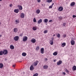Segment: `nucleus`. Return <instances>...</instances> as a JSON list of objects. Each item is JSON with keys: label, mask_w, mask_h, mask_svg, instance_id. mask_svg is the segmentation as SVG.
<instances>
[{"label": "nucleus", "mask_w": 76, "mask_h": 76, "mask_svg": "<svg viewBox=\"0 0 76 76\" xmlns=\"http://www.w3.org/2000/svg\"><path fill=\"white\" fill-rule=\"evenodd\" d=\"M13 31L15 33H17L18 31V28H14Z\"/></svg>", "instance_id": "5"}, {"label": "nucleus", "mask_w": 76, "mask_h": 76, "mask_svg": "<svg viewBox=\"0 0 76 76\" xmlns=\"http://www.w3.org/2000/svg\"><path fill=\"white\" fill-rule=\"evenodd\" d=\"M53 21V20H50L48 22H51Z\"/></svg>", "instance_id": "42"}, {"label": "nucleus", "mask_w": 76, "mask_h": 76, "mask_svg": "<svg viewBox=\"0 0 76 76\" xmlns=\"http://www.w3.org/2000/svg\"><path fill=\"white\" fill-rule=\"evenodd\" d=\"M61 63H62V61L59 60L58 62H57V65H60Z\"/></svg>", "instance_id": "10"}, {"label": "nucleus", "mask_w": 76, "mask_h": 76, "mask_svg": "<svg viewBox=\"0 0 76 76\" xmlns=\"http://www.w3.org/2000/svg\"><path fill=\"white\" fill-rule=\"evenodd\" d=\"M48 67V66L46 65H45L43 66V68L44 69H47Z\"/></svg>", "instance_id": "17"}, {"label": "nucleus", "mask_w": 76, "mask_h": 76, "mask_svg": "<svg viewBox=\"0 0 76 76\" xmlns=\"http://www.w3.org/2000/svg\"><path fill=\"white\" fill-rule=\"evenodd\" d=\"M8 51L7 50H5L3 51V54L4 55H6L7 54Z\"/></svg>", "instance_id": "4"}, {"label": "nucleus", "mask_w": 76, "mask_h": 76, "mask_svg": "<svg viewBox=\"0 0 76 76\" xmlns=\"http://www.w3.org/2000/svg\"><path fill=\"white\" fill-rule=\"evenodd\" d=\"M72 17H73V18H76V15H73V16H72Z\"/></svg>", "instance_id": "41"}, {"label": "nucleus", "mask_w": 76, "mask_h": 76, "mask_svg": "<svg viewBox=\"0 0 76 76\" xmlns=\"http://www.w3.org/2000/svg\"><path fill=\"white\" fill-rule=\"evenodd\" d=\"M51 39L50 41V45H53V44H54V42H53L54 38L53 37V38H52Z\"/></svg>", "instance_id": "2"}, {"label": "nucleus", "mask_w": 76, "mask_h": 76, "mask_svg": "<svg viewBox=\"0 0 76 76\" xmlns=\"http://www.w3.org/2000/svg\"><path fill=\"white\" fill-rule=\"evenodd\" d=\"M65 71L68 73H69V71H68V70H67V69H66Z\"/></svg>", "instance_id": "36"}, {"label": "nucleus", "mask_w": 76, "mask_h": 76, "mask_svg": "<svg viewBox=\"0 0 76 76\" xmlns=\"http://www.w3.org/2000/svg\"><path fill=\"white\" fill-rule=\"evenodd\" d=\"M15 22L16 24H18V23H19V20L18 19L16 20H15Z\"/></svg>", "instance_id": "16"}, {"label": "nucleus", "mask_w": 76, "mask_h": 76, "mask_svg": "<svg viewBox=\"0 0 76 76\" xmlns=\"http://www.w3.org/2000/svg\"><path fill=\"white\" fill-rule=\"evenodd\" d=\"M18 7H19V9L20 10H22V6L21 5H18Z\"/></svg>", "instance_id": "19"}, {"label": "nucleus", "mask_w": 76, "mask_h": 76, "mask_svg": "<svg viewBox=\"0 0 76 76\" xmlns=\"http://www.w3.org/2000/svg\"><path fill=\"white\" fill-rule=\"evenodd\" d=\"M10 49H11L12 50H13V49L15 48V47H14V46L13 45H10Z\"/></svg>", "instance_id": "15"}, {"label": "nucleus", "mask_w": 76, "mask_h": 76, "mask_svg": "<svg viewBox=\"0 0 76 76\" xmlns=\"http://www.w3.org/2000/svg\"><path fill=\"white\" fill-rule=\"evenodd\" d=\"M38 76V74L37 73H36L35 74L33 75V76Z\"/></svg>", "instance_id": "33"}, {"label": "nucleus", "mask_w": 76, "mask_h": 76, "mask_svg": "<svg viewBox=\"0 0 76 76\" xmlns=\"http://www.w3.org/2000/svg\"><path fill=\"white\" fill-rule=\"evenodd\" d=\"M66 34H64L63 35V37L64 38H66Z\"/></svg>", "instance_id": "37"}, {"label": "nucleus", "mask_w": 76, "mask_h": 76, "mask_svg": "<svg viewBox=\"0 0 76 76\" xmlns=\"http://www.w3.org/2000/svg\"><path fill=\"white\" fill-rule=\"evenodd\" d=\"M2 37V35H0V38H1V37Z\"/></svg>", "instance_id": "50"}, {"label": "nucleus", "mask_w": 76, "mask_h": 76, "mask_svg": "<svg viewBox=\"0 0 76 76\" xmlns=\"http://www.w3.org/2000/svg\"><path fill=\"white\" fill-rule=\"evenodd\" d=\"M37 1L38 3H40L41 2V0H37Z\"/></svg>", "instance_id": "39"}, {"label": "nucleus", "mask_w": 76, "mask_h": 76, "mask_svg": "<svg viewBox=\"0 0 76 76\" xmlns=\"http://www.w3.org/2000/svg\"><path fill=\"white\" fill-rule=\"evenodd\" d=\"M3 54V51H0V56H2Z\"/></svg>", "instance_id": "31"}, {"label": "nucleus", "mask_w": 76, "mask_h": 76, "mask_svg": "<svg viewBox=\"0 0 76 76\" xmlns=\"http://www.w3.org/2000/svg\"><path fill=\"white\" fill-rule=\"evenodd\" d=\"M39 50V46H38L36 47V50H37V51H38V50Z\"/></svg>", "instance_id": "30"}, {"label": "nucleus", "mask_w": 76, "mask_h": 76, "mask_svg": "<svg viewBox=\"0 0 76 76\" xmlns=\"http://www.w3.org/2000/svg\"><path fill=\"white\" fill-rule=\"evenodd\" d=\"M47 1L48 3H51L52 1V0H47Z\"/></svg>", "instance_id": "32"}, {"label": "nucleus", "mask_w": 76, "mask_h": 76, "mask_svg": "<svg viewBox=\"0 0 76 76\" xmlns=\"http://www.w3.org/2000/svg\"><path fill=\"white\" fill-rule=\"evenodd\" d=\"M75 5V2H72L70 4V5L71 6H73Z\"/></svg>", "instance_id": "22"}, {"label": "nucleus", "mask_w": 76, "mask_h": 76, "mask_svg": "<svg viewBox=\"0 0 76 76\" xmlns=\"http://www.w3.org/2000/svg\"><path fill=\"white\" fill-rule=\"evenodd\" d=\"M1 22H0V25H1Z\"/></svg>", "instance_id": "51"}, {"label": "nucleus", "mask_w": 76, "mask_h": 76, "mask_svg": "<svg viewBox=\"0 0 76 76\" xmlns=\"http://www.w3.org/2000/svg\"><path fill=\"white\" fill-rule=\"evenodd\" d=\"M40 53L41 54H44V48H42L41 49Z\"/></svg>", "instance_id": "6"}, {"label": "nucleus", "mask_w": 76, "mask_h": 76, "mask_svg": "<svg viewBox=\"0 0 76 76\" xmlns=\"http://www.w3.org/2000/svg\"><path fill=\"white\" fill-rule=\"evenodd\" d=\"M20 17L21 18H24L25 17V14L24 13H22L21 14Z\"/></svg>", "instance_id": "12"}, {"label": "nucleus", "mask_w": 76, "mask_h": 76, "mask_svg": "<svg viewBox=\"0 0 76 76\" xmlns=\"http://www.w3.org/2000/svg\"><path fill=\"white\" fill-rule=\"evenodd\" d=\"M71 44L72 45H75V41H74L73 40H72L71 41Z\"/></svg>", "instance_id": "8"}, {"label": "nucleus", "mask_w": 76, "mask_h": 76, "mask_svg": "<svg viewBox=\"0 0 76 76\" xmlns=\"http://www.w3.org/2000/svg\"><path fill=\"white\" fill-rule=\"evenodd\" d=\"M72 70L74 71L76 70V66H74L72 67Z\"/></svg>", "instance_id": "28"}, {"label": "nucleus", "mask_w": 76, "mask_h": 76, "mask_svg": "<svg viewBox=\"0 0 76 76\" xmlns=\"http://www.w3.org/2000/svg\"><path fill=\"white\" fill-rule=\"evenodd\" d=\"M66 25V23H64L63 24V25L64 26Z\"/></svg>", "instance_id": "40"}, {"label": "nucleus", "mask_w": 76, "mask_h": 76, "mask_svg": "<svg viewBox=\"0 0 76 76\" xmlns=\"http://www.w3.org/2000/svg\"><path fill=\"white\" fill-rule=\"evenodd\" d=\"M31 41L32 43H35L36 42V40L34 38H33L31 39Z\"/></svg>", "instance_id": "9"}, {"label": "nucleus", "mask_w": 76, "mask_h": 76, "mask_svg": "<svg viewBox=\"0 0 76 76\" xmlns=\"http://www.w3.org/2000/svg\"><path fill=\"white\" fill-rule=\"evenodd\" d=\"M34 69V67L33 65L31 66L30 68V70H33Z\"/></svg>", "instance_id": "14"}, {"label": "nucleus", "mask_w": 76, "mask_h": 76, "mask_svg": "<svg viewBox=\"0 0 76 76\" xmlns=\"http://www.w3.org/2000/svg\"><path fill=\"white\" fill-rule=\"evenodd\" d=\"M2 0H0V1H2Z\"/></svg>", "instance_id": "53"}, {"label": "nucleus", "mask_w": 76, "mask_h": 76, "mask_svg": "<svg viewBox=\"0 0 76 76\" xmlns=\"http://www.w3.org/2000/svg\"><path fill=\"white\" fill-rule=\"evenodd\" d=\"M38 61H36L34 63V66H37V65H38Z\"/></svg>", "instance_id": "7"}, {"label": "nucleus", "mask_w": 76, "mask_h": 76, "mask_svg": "<svg viewBox=\"0 0 76 76\" xmlns=\"http://www.w3.org/2000/svg\"><path fill=\"white\" fill-rule=\"evenodd\" d=\"M48 32V30H46L44 31H43V33L44 34H45L47 33Z\"/></svg>", "instance_id": "29"}, {"label": "nucleus", "mask_w": 76, "mask_h": 76, "mask_svg": "<svg viewBox=\"0 0 76 76\" xmlns=\"http://www.w3.org/2000/svg\"><path fill=\"white\" fill-rule=\"evenodd\" d=\"M59 18L60 19H62V18L61 17H59Z\"/></svg>", "instance_id": "46"}, {"label": "nucleus", "mask_w": 76, "mask_h": 76, "mask_svg": "<svg viewBox=\"0 0 76 76\" xmlns=\"http://www.w3.org/2000/svg\"><path fill=\"white\" fill-rule=\"evenodd\" d=\"M57 54L58 53L57 52H55L53 53V56H57Z\"/></svg>", "instance_id": "25"}, {"label": "nucleus", "mask_w": 76, "mask_h": 76, "mask_svg": "<svg viewBox=\"0 0 76 76\" xmlns=\"http://www.w3.org/2000/svg\"><path fill=\"white\" fill-rule=\"evenodd\" d=\"M4 65L2 63L0 64V68L1 69L3 67Z\"/></svg>", "instance_id": "24"}, {"label": "nucleus", "mask_w": 76, "mask_h": 76, "mask_svg": "<svg viewBox=\"0 0 76 76\" xmlns=\"http://www.w3.org/2000/svg\"><path fill=\"white\" fill-rule=\"evenodd\" d=\"M12 4H11L10 5V7H12Z\"/></svg>", "instance_id": "44"}, {"label": "nucleus", "mask_w": 76, "mask_h": 76, "mask_svg": "<svg viewBox=\"0 0 76 76\" xmlns=\"http://www.w3.org/2000/svg\"><path fill=\"white\" fill-rule=\"evenodd\" d=\"M19 12V11L18 9H15L14 10V12H15V13H18Z\"/></svg>", "instance_id": "13"}, {"label": "nucleus", "mask_w": 76, "mask_h": 76, "mask_svg": "<svg viewBox=\"0 0 76 76\" xmlns=\"http://www.w3.org/2000/svg\"><path fill=\"white\" fill-rule=\"evenodd\" d=\"M63 10V8L62 7H60L58 8V10L59 11H62Z\"/></svg>", "instance_id": "11"}, {"label": "nucleus", "mask_w": 76, "mask_h": 76, "mask_svg": "<svg viewBox=\"0 0 76 76\" xmlns=\"http://www.w3.org/2000/svg\"><path fill=\"white\" fill-rule=\"evenodd\" d=\"M61 47H65L66 46V43L64 42L61 45Z\"/></svg>", "instance_id": "23"}, {"label": "nucleus", "mask_w": 76, "mask_h": 76, "mask_svg": "<svg viewBox=\"0 0 76 76\" xmlns=\"http://www.w3.org/2000/svg\"><path fill=\"white\" fill-rule=\"evenodd\" d=\"M56 35L55 34H54L53 35V37H54V36H55Z\"/></svg>", "instance_id": "52"}, {"label": "nucleus", "mask_w": 76, "mask_h": 76, "mask_svg": "<svg viewBox=\"0 0 76 76\" xmlns=\"http://www.w3.org/2000/svg\"><path fill=\"white\" fill-rule=\"evenodd\" d=\"M54 4V3H53L51 6L53 7Z\"/></svg>", "instance_id": "48"}, {"label": "nucleus", "mask_w": 76, "mask_h": 76, "mask_svg": "<svg viewBox=\"0 0 76 76\" xmlns=\"http://www.w3.org/2000/svg\"><path fill=\"white\" fill-rule=\"evenodd\" d=\"M28 40V37L26 36H25L23 37V41L25 42V41H26Z\"/></svg>", "instance_id": "3"}, {"label": "nucleus", "mask_w": 76, "mask_h": 76, "mask_svg": "<svg viewBox=\"0 0 76 76\" xmlns=\"http://www.w3.org/2000/svg\"><path fill=\"white\" fill-rule=\"evenodd\" d=\"M52 7H53V6H52V5H51L50 6H49V9H51V8H52Z\"/></svg>", "instance_id": "38"}, {"label": "nucleus", "mask_w": 76, "mask_h": 76, "mask_svg": "<svg viewBox=\"0 0 76 76\" xmlns=\"http://www.w3.org/2000/svg\"><path fill=\"white\" fill-rule=\"evenodd\" d=\"M53 61L54 62H55V61H56V60H53Z\"/></svg>", "instance_id": "49"}, {"label": "nucleus", "mask_w": 76, "mask_h": 76, "mask_svg": "<svg viewBox=\"0 0 76 76\" xmlns=\"http://www.w3.org/2000/svg\"><path fill=\"white\" fill-rule=\"evenodd\" d=\"M36 13H37V14H39V13H40V10L39 9H37L36 11Z\"/></svg>", "instance_id": "26"}, {"label": "nucleus", "mask_w": 76, "mask_h": 76, "mask_svg": "<svg viewBox=\"0 0 76 76\" xmlns=\"http://www.w3.org/2000/svg\"><path fill=\"white\" fill-rule=\"evenodd\" d=\"M57 37L58 38H60V34H58L57 35Z\"/></svg>", "instance_id": "35"}, {"label": "nucleus", "mask_w": 76, "mask_h": 76, "mask_svg": "<svg viewBox=\"0 0 76 76\" xmlns=\"http://www.w3.org/2000/svg\"><path fill=\"white\" fill-rule=\"evenodd\" d=\"M63 75H66V73L65 72H63Z\"/></svg>", "instance_id": "43"}, {"label": "nucleus", "mask_w": 76, "mask_h": 76, "mask_svg": "<svg viewBox=\"0 0 76 76\" xmlns=\"http://www.w3.org/2000/svg\"><path fill=\"white\" fill-rule=\"evenodd\" d=\"M42 6H43V4H42Z\"/></svg>", "instance_id": "54"}, {"label": "nucleus", "mask_w": 76, "mask_h": 76, "mask_svg": "<svg viewBox=\"0 0 76 76\" xmlns=\"http://www.w3.org/2000/svg\"><path fill=\"white\" fill-rule=\"evenodd\" d=\"M32 29L33 31H36L37 29V28L35 26H34L33 27Z\"/></svg>", "instance_id": "21"}, {"label": "nucleus", "mask_w": 76, "mask_h": 76, "mask_svg": "<svg viewBox=\"0 0 76 76\" xmlns=\"http://www.w3.org/2000/svg\"><path fill=\"white\" fill-rule=\"evenodd\" d=\"M19 37L18 36H16L14 37V40L15 41H18L19 40Z\"/></svg>", "instance_id": "1"}, {"label": "nucleus", "mask_w": 76, "mask_h": 76, "mask_svg": "<svg viewBox=\"0 0 76 76\" xmlns=\"http://www.w3.org/2000/svg\"><path fill=\"white\" fill-rule=\"evenodd\" d=\"M19 62H21V61H19Z\"/></svg>", "instance_id": "55"}, {"label": "nucleus", "mask_w": 76, "mask_h": 76, "mask_svg": "<svg viewBox=\"0 0 76 76\" xmlns=\"http://www.w3.org/2000/svg\"><path fill=\"white\" fill-rule=\"evenodd\" d=\"M45 60L46 61V60H48V59L47 58H45Z\"/></svg>", "instance_id": "47"}, {"label": "nucleus", "mask_w": 76, "mask_h": 76, "mask_svg": "<svg viewBox=\"0 0 76 76\" xmlns=\"http://www.w3.org/2000/svg\"><path fill=\"white\" fill-rule=\"evenodd\" d=\"M15 66L16 65L15 64H14L12 65V66L13 67H15Z\"/></svg>", "instance_id": "45"}, {"label": "nucleus", "mask_w": 76, "mask_h": 76, "mask_svg": "<svg viewBox=\"0 0 76 76\" xmlns=\"http://www.w3.org/2000/svg\"><path fill=\"white\" fill-rule=\"evenodd\" d=\"M22 56H23V57H25L26 56V53L25 52H23L22 53Z\"/></svg>", "instance_id": "27"}, {"label": "nucleus", "mask_w": 76, "mask_h": 76, "mask_svg": "<svg viewBox=\"0 0 76 76\" xmlns=\"http://www.w3.org/2000/svg\"><path fill=\"white\" fill-rule=\"evenodd\" d=\"M42 22V19H40L38 21V24H40V23H41Z\"/></svg>", "instance_id": "18"}, {"label": "nucleus", "mask_w": 76, "mask_h": 76, "mask_svg": "<svg viewBox=\"0 0 76 76\" xmlns=\"http://www.w3.org/2000/svg\"><path fill=\"white\" fill-rule=\"evenodd\" d=\"M48 19H45L43 20L44 22H45V23H48Z\"/></svg>", "instance_id": "20"}, {"label": "nucleus", "mask_w": 76, "mask_h": 76, "mask_svg": "<svg viewBox=\"0 0 76 76\" xmlns=\"http://www.w3.org/2000/svg\"><path fill=\"white\" fill-rule=\"evenodd\" d=\"M33 22H37V20H36V19H35V18H34L33 19Z\"/></svg>", "instance_id": "34"}]
</instances>
